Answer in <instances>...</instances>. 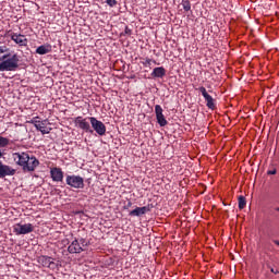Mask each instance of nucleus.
I'll return each mask as SVG.
<instances>
[{
	"instance_id": "nucleus-24",
	"label": "nucleus",
	"mask_w": 279,
	"mask_h": 279,
	"mask_svg": "<svg viewBox=\"0 0 279 279\" xmlns=\"http://www.w3.org/2000/svg\"><path fill=\"white\" fill-rule=\"evenodd\" d=\"M143 64H144L145 66H150V65H151V59L147 58V59L143 62Z\"/></svg>"
},
{
	"instance_id": "nucleus-19",
	"label": "nucleus",
	"mask_w": 279,
	"mask_h": 279,
	"mask_svg": "<svg viewBox=\"0 0 279 279\" xmlns=\"http://www.w3.org/2000/svg\"><path fill=\"white\" fill-rule=\"evenodd\" d=\"M182 5H183V10H185V12H189L191 10V1L183 0Z\"/></svg>"
},
{
	"instance_id": "nucleus-3",
	"label": "nucleus",
	"mask_w": 279,
	"mask_h": 279,
	"mask_svg": "<svg viewBox=\"0 0 279 279\" xmlns=\"http://www.w3.org/2000/svg\"><path fill=\"white\" fill-rule=\"evenodd\" d=\"M88 121L90 122V125L96 134L99 136L106 135V124H104V122L97 120L95 117H88Z\"/></svg>"
},
{
	"instance_id": "nucleus-10",
	"label": "nucleus",
	"mask_w": 279,
	"mask_h": 279,
	"mask_svg": "<svg viewBox=\"0 0 279 279\" xmlns=\"http://www.w3.org/2000/svg\"><path fill=\"white\" fill-rule=\"evenodd\" d=\"M69 254H82L84 247L80 244V240L74 239L71 244L68 246Z\"/></svg>"
},
{
	"instance_id": "nucleus-17",
	"label": "nucleus",
	"mask_w": 279,
	"mask_h": 279,
	"mask_svg": "<svg viewBox=\"0 0 279 279\" xmlns=\"http://www.w3.org/2000/svg\"><path fill=\"white\" fill-rule=\"evenodd\" d=\"M238 201H239L240 210H243V208H245V206L247 205V201L245 199V196H239Z\"/></svg>"
},
{
	"instance_id": "nucleus-13",
	"label": "nucleus",
	"mask_w": 279,
	"mask_h": 279,
	"mask_svg": "<svg viewBox=\"0 0 279 279\" xmlns=\"http://www.w3.org/2000/svg\"><path fill=\"white\" fill-rule=\"evenodd\" d=\"M50 175L53 182H62V180H64V172H62L60 168H52Z\"/></svg>"
},
{
	"instance_id": "nucleus-8",
	"label": "nucleus",
	"mask_w": 279,
	"mask_h": 279,
	"mask_svg": "<svg viewBox=\"0 0 279 279\" xmlns=\"http://www.w3.org/2000/svg\"><path fill=\"white\" fill-rule=\"evenodd\" d=\"M199 93H202L205 101H207L206 106L207 108H209V110H215L217 108V106L215 105V99L213 98V96H210L208 94V92L206 90V87L202 86L198 88Z\"/></svg>"
},
{
	"instance_id": "nucleus-22",
	"label": "nucleus",
	"mask_w": 279,
	"mask_h": 279,
	"mask_svg": "<svg viewBox=\"0 0 279 279\" xmlns=\"http://www.w3.org/2000/svg\"><path fill=\"white\" fill-rule=\"evenodd\" d=\"M78 243L82 245V247H88V242H86V239L84 238H81Z\"/></svg>"
},
{
	"instance_id": "nucleus-14",
	"label": "nucleus",
	"mask_w": 279,
	"mask_h": 279,
	"mask_svg": "<svg viewBox=\"0 0 279 279\" xmlns=\"http://www.w3.org/2000/svg\"><path fill=\"white\" fill-rule=\"evenodd\" d=\"M151 210V207L144 206V207H136L135 209L130 211V217H141V215H145Z\"/></svg>"
},
{
	"instance_id": "nucleus-27",
	"label": "nucleus",
	"mask_w": 279,
	"mask_h": 279,
	"mask_svg": "<svg viewBox=\"0 0 279 279\" xmlns=\"http://www.w3.org/2000/svg\"><path fill=\"white\" fill-rule=\"evenodd\" d=\"M272 243H275V245L279 246V241L278 240H274Z\"/></svg>"
},
{
	"instance_id": "nucleus-11",
	"label": "nucleus",
	"mask_w": 279,
	"mask_h": 279,
	"mask_svg": "<svg viewBox=\"0 0 279 279\" xmlns=\"http://www.w3.org/2000/svg\"><path fill=\"white\" fill-rule=\"evenodd\" d=\"M38 263H40L43 267H47L48 269H56V267H58V264L53 262V258L45 255L39 257Z\"/></svg>"
},
{
	"instance_id": "nucleus-20",
	"label": "nucleus",
	"mask_w": 279,
	"mask_h": 279,
	"mask_svg": "<svg viewBox=\"0 0 279 279\" xmlns=\"http://www.w3.org/2000/svg\"><path fill=\"white\" fill-rule=\"evenodd\" d=\"M121 36H132V29L125 26L124 33H121Z\"/></svg>"
},
{
	"instance_id": "nucleus-1",
	"label": "nucleus",
	"mask_w": 279,
	"mask_h": 279,
	"mask_svg": "<svg viewBox=\"0 0 279 279\" xmlns=\"http://www.w3.org/2000/svg\"><path fill=\"white\" fill-rule=\"evenodd\" d=\"M12 158L15 165L22 168L24 173H32L33 171H36V168L40 165V161L36 156H29V154L25 151L13 153Z\"/></svg>"
},
{
	"instance_id": "nucleus-28",
	"label": "nucleus",
	"mask_w": 279,
	"mask_h": 279,
	"mask_svg": "<svg viewBox=\"0 0 279 279\" xmlns=\"http://www.w3.org/2000/svg\"><path fill=\"white\" fill-rule=\"evenodd\" d=\"M132 206V202H129L126 205V208H130Z\"/></svg>"
},
{
	"instance_id": "nucleus-23",
	"label": "nucleus",
	"mask_w": 279,
	"mask_h": 279,
	"mask_svg": "<svg viewBox=\"0 0 279 279\" xmlns=\"http://www.w3.org/2000/svg\"><path fill=\"white\" fill-rule=\"evenodd\" d=\"M8 51H10V48L7 46H0V53H8Z\"/></svg>"
},
{
	"instance_id": "nucleus-12",
	"label": "nucleus",
	"mask_w": 279,
	"mask_h": 279,
	"mask_svg": "<svg viewBox=\"0 0 279 279\" xmlns=\"http://www.w3.org/2000/svg\"><path fill=\"white\" fill-rule=\"evenodd\" d=\"M11 40L19 45V47H27L28 40L25 38V35L13 33L11 35Z\"/></svg>"
},
{
	"instance_id": "nucleus-16",
	"label": "nucleus",
	"mask_w": 279,
	"mask_h": 279,
	"mask_svg": "<svg viewBox=\"0 0 279 279\" xmlns=\"http://www.w3.org/2000/svg\"><path fill=\"white\" fill-rule=\"evenodd\" d=\"M36 53L39 56H46V53H51V45H41L36 49Z\"/></svg>"
},
{
	"instance_id": "nucleus-21",
	"label": "nucleus",
	"mask_w": 279,
	"mask_h": 279,
	"mask_svg": "<svg viewBox=\"0 0 279 279\" xmlns=\"http://www.w3.org/2000/svg\"><path fill=\"white\" fill-rule=\"evenodd\" d=\"M106 3L109 5V8H114L117 5V0H106Z\"/></svg>"
},
{
	"instance_id": "nucleus-26",
	"label": "nucleus",
	"mask_w": 279,
	"mask_h": 279,
	"mask_svg": "<svg viewBox=\"0 0 279 279\" xmlns=\"http://www.w3.org/2000/svg\"><path fill=\"white\" fill-rule=\"evenodd\" d=\"M270 271H271V274H278V270H276L274 268H271Z\"/></svg>"
},
{
	"instance_id": "nucleus-18",
	"label": "nucleus",
	"mask_w": 279,
	"mask_h": 279,
	"mask_svg": "<svg viewBox=\"0 0 279 279\" xmlns=\"http://www.w3.org/2000/svg\"><path fill=\"white\" fill-rule=\"evenodd\" d=\"M10 145V138L0 135V148L8 147Z\"/></svg>"
},
{
	"instance_id": "nucleus-6",
	"label": "nucleus",
	"mask_w": 279,
	"mask_h": 279,
	"mask_svg": "<svg viewBox=\"0 0 279 279\" xmlns=\"http://www.w3.org/2000/svg\"><path fill=\"white\" fill-rule=\"evenodd\" d=\"M38 118H34L33 120H31V123L33 125H35L36 130L38 132H41V134H49L51 132V128H47V125H49V120H36Z\"/></svg>"
},
{
	"instance_id": "nucleus-7",
	"label": "nucleus",
	"mask_w": 279,
	"mask_h": 279,
	"mask_svg": "<svg viewBox=\"0 0 279 279\" xmlns=\"http://www.w3.org/2000/svg\"><path fill=\"white\" fill-rule=\"evenodd\" d=\"M13 232L17 235L29 234L31 232H34V225H32V223H26V225L16 223L13 227Z\"/></svg>"
},
{
	"instance_id": "nucleus-2",
	"label": "nucleus",
	"mask_w": 279,
	"mask_h": 279,
	"mask_svg": "<svg viewBox=\"0 0 279 279\" xmlns=\"http://www.w3.org/2000/svg\"><path fill=\"white\" fill-rule=\"evenodd\" d=\"M10 54H4L0 60V71H17L19 70V54H13L11 58H9Z\"/></svg>"
},
{
	"instance_id": "nucleus-4",
	"label": "nucleus",
	"mask_w": 279,
	"mask_h": 279,
	"mask_svg": "<svg viewBox=\"0 0 279 279\" xmlns=\"http://www.w3.org/2000/svg\"><path fill=\"white\" fill-rule=\"evenodd\" d=\"M65 182L68 186H71L72 189H84V178L80 175H66Z\"/></svg>"
},
{
	"instance_id": "nucleus-5",
	"label": "nucleus",
	"mask_w": 279,
	"mask_h": 279,
	"mask_svg": "<svg viewBox=\"0 0 279 279\" xmlns=\"http://www.w3.org/2000/svg\"><path fill=\"white\" fill-rule=\"evenodd\" d=\"M74 124L78 126L80 130H83V132H89L90 134L94 132V130L90 129V122L88 121V118L78 116L74 119Z\"/></svg>"
},
{
	"instance_id": "nucleus-15",
	"label": "nucleus",
	"mask_w": 279,
	"mask_h": 279,
	"mask_svg": "<svg viewBox=\"0 0 279 279\" xmlns=\"http://www.w3.org/2000/svg\"><path fill=\"white\" fill-rule=\"evenodd\" d=\"M150 75L153 78H162L165 75H167V70L163 66L155 68Z\"/></svg>"
},
{
	"instance_id": "nucleus-25",
	"label": "nucleus",
	"mask_w": 279,
	"mask_h": 279,
	"mask_svg": "<svg viewBox=\"0 0 279 279\" xmlns=\"http://www.w3.org/2000/svg\"><path fill=\"white\" fill-rule=\"evenodd\" d=\"M276 173H277V170H276V169H274V170H268V172H267L268 175H276Z\"/></svg>"
},
{
	"instance_id": "nucleus-9",
	"label": "nucleus",
	"mask_w": 279,
	"mask_h": 279,
	"mask_svg": "<svg viewBox=\"0 0 279 279\" xmlns=\"http://www.w3.org/2000/svg\"><path fill=\"white\" fill-rule=\"evenodd\" d=\"M155 114H156L157 123H159L160 128H165V125L169 123L165 118V114H162V107L160 105L155 106Z\"/></svg>"
}]
</instances>
